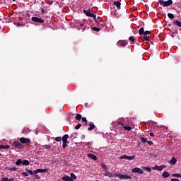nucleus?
<instances>
[{
	"label": "nucleus",
	"instance_id": "nucleus-1",
	"mask_svg": "<svg viewBox=\"0 0 181 181\" xmlns=\"http://www.w3.org/2000/svg\"><path fill=\"white\" fill-rule=\"evenodd\" d=\"M114 177H118L119 179H120V180H132V177L131 175H122V174H118V173H115L114 174Z\"/></svg>",
	"mask_w": 181,
	"mask_h": 181
},
{
	"label": "nucleus",
	"instance_id": "nucleus-2",
	"mask_svg": "<svg viewBox=\"0 0 181 181\" xmlns=\"http://www.w3.org/2000/svg\"><path fill=\"white\" fill-rule=\"evenodd\" d=\"M13 146L16 149H23V148H25V146H23V144H21V141H13Z\"/></svg>",
	"mask_w": 181,
	"mask_h": 181
},
{
	"label": "nucleus",
	"instance_id": "nucleus-3",
	"mask_svg": "<svg viewBox=\"0 0 181 181\" xmlns=\"http://www.w3.org/2000/svg\"><path fill=\"white\" fill-rule=\"evenodd\" d=\"M160 5H163L164 7L165 6H170L172 4H173V1L172 0H168L167 1H165L163 0H159Z\"/></svg>",
	"mask_w": 181,
	"mask_h": 181
},
{
	"label": "nucleus",
	"instance_id": "nucleus-4",
	"mask_svg": "<svg viewBox=\"0 0 181 181\" xmlns=\"http://www.w3.org/2000/svg\"><path fill=\"white\" fill-rule=\"evenodd\" d=\"M83 13L86 15V16L93 18L94 21H96L97 16H95V14H93V13H91V11L83 10Z\"/></svg>",
	"mask_w": 181,
	"mask_h": 181
},
{
	"label": "nucleus",
	"instance_id": "nucleus-5",
	"mask_svg": "<svg viewBox=\"0 0 181 181\" xmlns=\"http://www.w3.org/2000/svg\"><path fill=\"white\" fill-rule=\"evenodd\" d=\"M21 144H30L31 141L30 139L25 138V137H21L19 139Z\"/></svg>",
	"mask_w": 181,
	"mask_h": 181
},
{
	"label": "nucleus",
	"instance_id": "nucleus-6",
	"mask_svg": "<svg viewBox=\"0 0 181 181\" xmlns=\"http://www.w3.org/2000/svg\"><path fill=\"white\" fill-rule=\"evenodd\" d=\"M120 159H127V160H132L135 159V156H127V155H123L120 156Z\"/></svg>",
	"mask_w": 181,
	"mask_h": 181
},
{
	"label": "nucleus",
	"instance_id": "nucleus-7",
	"mask_svg": "<svg viewBox=\"0 0 181 181\" xmlns=\"http://www.w3.org/2000/svg\"><path fill=\"white\" fill-rule=\"evenodd\" d=\"M132 173H139L142 175L144 173V170L139 168H134L132 170Z\"/></svg>",
	"mask_w": 181,
	"mask_h": 181
},
{
	"label": "nucleus",
	"instance_id": "nucleus-8",
	"mask_svg": "<svg viewBox=\"0 0 181 181\" xmlns=\"http://www.w3.org/2000/svg\"><path fill=\"white\" fill-rule=\"evenodd\" d=\"M32 21L33 22H36L37 23H45V20L37 17H33Z\"/></svg>",
	"mask_w": 181,
	"mask_h": 181
},
{
	"label": "nucleus",
	"instance_id": "nucleus-9",
	"mask_svg": "<svg viewBox=\"0 0 181 181\" xmlns=\"http://www.w3.org/2000/svg\"><path fill=\"white\" fill-rule=\"evenodd\" d=\"M165 168H166V165H155L153 169L154 170H163V169H165Z\"/></svg>",
	"mask_w": 181,
	"mask_h": 181
},
{
	"label": "nucleus",
	"instance_id": "nucleus-10",
	"mask_svg": "<svg viewBox=\"0 0 181 181\" xmlns=\"http://www.w3.org/2000/svg\"><path fill=\"white\" fill-rule=\"evenodd\" d=\"M103 168H105V173H103L104 176H107V177H112V176H114V174L107 170V167H105V165L103 166Z\"/></svg>",
	"mask_w": 181,
	"mask_h": 181
},
{
	"label": "nucleus",
	"instance_id": "nucleus-11",
	"mask_svg": "<svg viewBox=\"0 0 181 181\" xmlns=\"http://www.w3.org/2000/svg\"><path fill=\"white\" fill-rule=\"evenodd\" d=\"M127 45H128V42L125 40H119L117 42V46H122V47H124V46H127Z\"/></svg>",
	"mask_w": 181,
	"mask_h": 181
},
{
	"label": "nucleus",
	"instance_id": "nucleus-12",
	"mask_svg": "<svg viewBox=\"0 0 181 181\" xmlns=\"http://www.w3.org/2000/svg\"><path fill=\"white\" fill-rule=\"evenodd\" d=\"M176 162H177V159H176V158L175 157H172L171 160L168 161L170 165H176Z\"/></svg>",
	"mask_w": 181,
	"mask_h": 181
},
{
	"label": "nucleus",
	"instance_id": "nucleus-13",
	"mask_svg": "<svg viewBox=\"0 0 181 181\" xmlns=\"http://www.w3.org/2000/svg\"><path fill=\"white\" fill-rule=\"evenodd\" d=\"M113 5L117 7V9L119 11L121 9V3L119 1H115Z\"/></svg>",
	"mask_w": 181,
	"mask_h": 181
},
{
	"label": "nucleus",
	"instance_id": "nucleus-14",
	"mask_svg": "<svg viewBox=\"0 0 181 181\" xmlns=\"http://www.w3.org/2000/svg\"><path fill=\"white\" fill-rule=\"evenodd\" d=\"M120 128H124L126 131H131L132 128L130 126H124L122 124H119Z\"/></svg>",
	"mask_w": 181,
	"mask_h": 181
},
{
	"label": "nucleus",
	"instance_id": "nucleus-15",
	"mask_svg": "<svg viewBox=\"0 0 181 181\" xmlns=\"http://www.w3.org/2000/svg\"><path fill=\"white\" fill-rule=\"evenodd\" d=\"M90 127L88 128V131H93L94 128H95V125H94V123L90 122L89 123Z\"/></svg>",
	"mask_w": 181,
	"mask_h": 181
},
{
	"label": "nucleus",
	"instance_id": "nucleus-16",
	"mask_svg": "<svg viewBox=\"0 0 181 181\" xmlns=\"http://www.w3.org/2000/svg\"><path fill=\"white\" fill-rule=\"evenodd\" d=\"M67 139H69V135L65 134L62 137V141L64 142V144H67Z\"/></svg>",
	"mask_w": 181,
	"mask_h": 181
},
{
	"label": "nucleus",
	"instance_id": "nucleus-17",
	"mask_svg": "<svg viewBox=\"0 0 181 181\" xmlns=\"http://www.w3.org/2000/svg\"><path fill=\"white\" fill-rule=\"evenodd\" d=\"M88 158H90V159H93V160H97V156L94 154L89 153L88 154Z\"/></svg>",
	"mask_w": 181,
	"mask_h": 181
},
{
	"label": "nucleus",
	"instance_id": "nucleus-18",
	"mask_svg": "<svg viewBox=\"0 0 181 181\" xmlns=\"http://www.w3.org/2000/svg\"><path fill=\"white\" fill-rule=\"evenodd\" d=\"M63 181H73V180L70 177V176H64L62 177Z\"/></svg>",
	"mask_w": 181,
	"mask_h": 181
},
{
	"label": "nucleus",
	"instance_id": "nucleus-19",
	"mask_svg": "<svg viewBox=\"0 0 181 181\" xmlns=\"http://www.w3.org/2000/svg\"><path fill=\"white\" fill-rule=\"evenodd\" d=\"M162 176L165 178L166 177H169V176H170V173H169V172L168 171H165L163 174Z\"/></svg>",
	"mask_w": 181,
	"mask_h": 181
},
{
	"label": "nucleus",
	"instance_id": "nucleus-20",
	"mask_svg": "<svg viewBox=\"0 0 181 181\" xmlns=\"http://www.w3.org/2000/svg\"><path fill=\"white\" fill-rule=\"evenodd\" d=\"M11 146L9 145H0V149H9Z\"/></svg>",
	"mask_w": 181,
	"mask_h": 181
},
{
	"label": "nucleus",
	"instance_id": "nucleus-21",
	"mask_svg": "<svg viewBox=\"0 0 181 181\" xmlns=\"http://www.w3.org/2000/svg\"><path fill=\"white\" fill-rule=\"evenodd\" d=\"M174 25H176L177 26H178L179 28H181V22L175 20L173 21Z\"/></svg>",
	"mask_w": 181,
	"mask_h": 181
},
{
	"label": "nucleus",
	"instance_id": "nucleus-22",
	"mask_svg": "<svg viewBox=\"0 0 181 181\" xmlns=\"http://www.w3.org/2000/svg\"><path fill=\"white\" fill-rule=\"evenodd\" d=\"M37 173H46L47 169H37Z\"/></svg>",
	"mask_w": 181,
	"mask_h": 181
},
{
	"label": "nucleus",
	"instance_id": "nucleus-23",
	"mask_svg": "<svg viewBox=\"0 0 181 181\" xmlns=\"http://www.w3.org/2000/svg\"><path fill=\"white\" fill-rule=\"evenodd\" d=\"M145 33V30L144 29V28H141L139 30V34L140 35H142Z\"/></svg>",
	"mask_w": 181,
	"mask_h": 181
},
{
	"label": "nucleus",
	"instance_id": "nucleus-24",
	"mask_svg": "<svg viewBox=\"0 0 181 181\" xmlns=\"http://www.w3.org/2000/svg\"><path fill=\"white\" fill-rule=\"evenodd\" d=\"M70 178L72 179L73 181L76 180L77 179V177L74 173H71Z\"/></svg>",
	"mask_w": 181,
	"mask_h": 181
},
{
	"label": "nucleus",
	"instance_id": "nucleus-25",
	"mask_svg": "<svg viewBox=\"0 0 181 181\" xmlns=\"http://www.w3.org/2000/svg\"><path fill=\"white\" fill-rule=\"evenodd\" d=\"M140 141H141V142L142 144H146V142H148V141L146 140V139L144 138V137H141V138H140Z\"/></svg>",
	"mask_w": 181,
	"mask_h": 181
},
{
	"label": "nucleus",
	"instance_id": "nucleus-26",
	"mask_svg": "<svg viewBox=\"0 0 181 181\" xmlns=\"http://www.w3.org/2000/svg\"><path fill=\"white\" fill-rule=\"evenodd\" d=\"M173 177H181V174L180 173H175L172 174Z\"/></svg>",
	"mask_w": 181,
	"mask_h": 181
},
{
	"label": "nucleus",
	"instance_id": "nucleus-27",
	"mask_svg": "<svg viewBox=\"0 0 181 181\" xmlns=\"http://www.w3.org/2000/svg\"><path fill=\"white\" fill-rule=\"evenodd\" d=\"M82 117L80 114H77L76 116V119H77V121H80V119H81Z\"/></svg>",
	"mask_w": 181,
	"mask_h": 181
},
{
	"label": "nucleus",
	"instance_id": "nucleus-28",
	"mask_svg": "<svg viewBox=\"0 0 181 181\" xmlns=\"http://www.w3.org/2000/svg\"><path fill=\"white\" fill-rule=\"evenodd\" d=\"M168 18H170V19H174V18H175V15H173L170 13H168Z\"/></svg>",
	"mask_w": 181,
	"mask_h": 181
},
{
	"label": "nucleus",
	"instance_id": "nucleus-29",
	"mask_svg": "<svg viewBox=\"0 0 181 181\" xmlns=\"http://www.w3.org/2000/svg\"><path fill=\"white\" fill-rule=\"evenodd\" d=\"M22 163H23V165H29L30 163L29 160H24Z\"/></svg>",
	"mask_w": 181,
	"mask_h": 181
},
{
	"label": "nucleus",
	"instance_id": "nucleus-30",
	"mask_svg": "<svg viewBox=\"0 0 181 181\" xmlns=\"http://www.w3.org/2000/svg\"><path fill=\"white\" fill-rule=\"evenodd\" d=\"M27 173H28V175L33 176V170H27Z\"/></svg>",
	"mask_w": 181,
	"mask_h": 181
},
{
	"label": "nucleus",
	"instance_id": "nucleus-31",
	"mask_svg": "<svg viewBox=\"0 0 181 181\" xmlns=\"http://www.w3.org/2000/svg\"><path fill=\"white\" fill-rule=\"evenodd\" d=\"M92 30H94L95 32H100V28L93 27L92 28Z\"/></svg>",
	"mask_w": 181,
	"mask_h": 181
},
{
	"label": "nucleus",
	"instance_id": "nucleus-32",
	"mask_svg": "<svg viewBox=\"0 0 181 181\" xmlns=\"http://www.w3.org/2000/svg\"><path fill=\"white\" fill-rule=\"evenodd\" d=\"M55 141H56V142H61L62 137L61 136L56 137Z\"/></svg>",
	"mask_w": 181,
	"mask_h": 181
},
{
	"label": "nucleus",
	"instance_id": "nucleus-33",
	"mask_svg": "<svg viewBox=\"0 0 181 181\" xmlns=\"http://www.w3.org/2000/svg\"><path fill=\"white\" fill-rule=\"evenodd\" d=\"M144 40L149 42V37H148V35H144Z\"/></svg>",
	"mask_w": 181,
	"mask_h": 181
},
{
	"label": "nucleus",
	"instance_id": "nucleus-34",
	"mask_svg": "<svg viewBox=\"0 0 181 181\" xmlns=\"http://www.w3.org/2000/svg\"><path fill=\"white\" fill-rule=\"evenodd\" d=\"M129 40H130V42H135V37L131 36L129 37Z\"/></svg>",
	"mask_w": 181,
	"mask_h": 181
},
{
	"label": "nucleus",
	"instance_id": "nucleus-35",
	"mask_svg": "<svg viewBox=\"0 0 181 181\" xmlns=\"http://www.w3.org/2000/svg\"><path fill=\"white\" fill-rule=\"evenodd\" d=\"M144 36H148V35H151V31H146L144 32V34H143Z\"/></svg>",
	"mask_w": 181,
	"mask_h": 181
},
{
	"label": "nucleus",
	"instance_id": "nucleus-36",
	"mask_svg": "<svg viewBox=\"0 0 181 181\" xmlns=\"http://www.w3.org/2000/svg\"><path fill=\"white\" fill-rule=\"evenodd\" d=\"M81 127V124H78L76 127H75V129H80V128Z\"/></svg>",
	"mask_w": 181,
	"mask_h": 181
},
{
	"label": "nucleus",
	"instance_id": "nucleus-37",
	"mask_svg": "<svg viewBox=\"0 0 181 181\" xmlns=\"http://www.w3.org/2000/svg\"><path fill=\"white\" fill-rule=\"evenodd\" d=\"M42 146H44V148H45V149H50L52 148V146L50 145H44Z\"/></svg>",
	"mask_w": 181,
	"mask_h": 181
},
{
	"label": "nucleus",
	"instance_id": "nucleus-38",
	"mask_svg": "<svg viewBox=\"0 0 181 181\" xmlns=\"http://www.w3.org/2000/svg\"><path fill=\"white\" fill-rule=\"evenodd\" d=\"M21 163H23L22 160H21V159L17 160L16 164L19 165H21Z\"/></svg>",
	"mask_w": 181,
	"mask_h": 181
},
{
	"label": "nucleus",
	"instance_id": "nucleus-39",
	"mask_svg": "<svg viewBox=\"0 0 181 181\" xmlns=\"http://www.w3.org/2000/svg\"><path fill=\"white\" fill-rule=\"evenodd\" d=\"M82 121H83V122H85V123H86V125H87V118H86V117H82Z\"/></svg>",
	"mask_w": 181,
	"mask_h": 181
},
{
	"label": "nucleus",
	"instance_id": "nucleus-40",
	"mask_svg": "<svg viewBox=\"0 0 181 181\" xmlns=\"http://www.w3.org/2000/svg\"><path fill=\"white\" fill-rule=\"evenodd\" d=\"M23 176H29V174L27 170H26V172H23Z\"/></svg>",
	"mask_w": 181,
	"mask_h": 181
},
{
	"label": "nucleus",
	"instance_id": "nucleus-41",
	"mask_svg": "<svg viewBox=\"0 0 181 181\" xmlns=\"http://www.w3.org/2000/svg\"><path fill=\"white\" fill-rule=\"evenodd\" d=\"M67 147V143H64L63 142V144H62V148H66Z\"/></svg>",
	"mask_w": 181,
	"mask_h": 181
},
{
	"label": "nucleus",
	"instance_id": "nucleus-42",
	"mask_svg": "<svg viewBox=\"0 0 181 181\" xmlns=\"http://www.w3.org/2000/svg\"><path fill=\"white\" fill-rule=\"evenodd\" d=\"M145 169L147 170V172H151L152 170L149 167H146Z\"/></svg>",
	"mask_w": 181,
	"mask_h": 181
},
{
	"label": "nucleus",
	"instance_id": "nucleus-43",
	"mask_svg": "<svg viewBox=\"0 0 181 181\" xmlns=\"http://www.w3.org/2000/svg\"><path fill=\"white\" fill-rule=\"evenodd\" d=\"M148 145H153V142L152 141H147Z\"/></svg>",
	"mask_w": 181,
	"mask_h": 181
},
{
	"label": "nucleus",
	"instance_id": "nucleus-44",
	"mask_svg": "<svg viewBox=\"0 0 181 181\" xmlns=\"http://www.w3.org/2000/svg\"><path fill=\"white\" fill-rule=\"evenodd\" d=\"M9 179H8V177H3L1 179V181H8Z\"/></svg>",
	"mask_w": 181,
	"mask_h": 181
},
{
	"label": "nucleus",
	"instance_id": "nucleus-45",
	"mask_svg": "<svg viewBox=\"0 0 181 181\" xmlns=\"http://www.w3.org/2000/svg\"><path fill=\"white\" fill-rule=\"evenodd\" d=\"M37 170H35L34 171H33V175H37Z\"/></svg>",
	"mask_w": 181,
	"mask_h": 181
},
{
	"label": "nucleus",
	"instance_id": "nucleus-46",
	"mask_svg": "<svg viewBox=\"0 0 181 181\" xmlns=\"http://www.w3.org/2000/svg\"><path fill=\"white\" fill-rule=\"evenodd\" d=\"M34 177H35V179H37V180L40 179V176H39V175H34Z\"/></svg>",
	"mask_w": 181,
	"mask_h": 181
},
{
	"label": "nucleus",
	"instance_id": "nucleus-47",
	"mask_svg": "<svg viewBox=\"0 0 181 181\" xmlns=\"http://www.w3.org/2000/svg\"><path fill=\"white\" fill-rule=\"evenodd\" d=\"M86 138V135L83 134L81 136V139H84Z\"/></svg>",
	"mask_w": 181,
	"mask_h": 181
},
{
	"label": "nucleus",
	"instance_id": "nucleus-48",
	"mask_svg": "<svg viewBox=\"0 0 181 181\" xmlns=\"http://www.w3.org/2000/svg\"><path fill=\"white\" fill-rule=\"evenodd\" d=\"M150 136H155V134L153 132L150 133Z\"/></svg>",
	"mask_w": 181,
	"mask_h": 181
},
{
	"label": "nucleus",
	"instance_id": "nucleus-49",
	"mask_svg": "<svg viewBox=\"0 0 181 181\" xmlns=\"http://www.w3.org/2000/svg\"><path fill=\"white\" fill-rule=\"evenodd\" d=\"M16 167H13L12 168H11V170H16Z\"/></svg>",
	"mask_w": 181,
	"mask_h": 181
},
{
	"label": "nucleus",
	"instance_id": "nucleus-50",
	"mask_svg": "<svg viewBox=\"0 0 181 181\" xmlns=\"http://www.w3.org/2000/svg\"><path fill=\"white\" fill-rule=\"evenodd\" d=\"M14 180H15V179H13V178L8 179V181H14Z\"/></svg>",
	"mask_w": 181,
	"mask_h": 181
},
{
	"label": "nucleus",
	"instance_id": "nucleus-51",
	"mask_svg": "<svg viewBox=\"0 0 181 181\" xmlns=\"http://www.w3.org/2000/svg\"><path fill=\"white\" fill-rule=\"evenodd\" d=\"M53 4V1H50L49 3V5H52Z\"/></svg>",
	"mask_w": 181,
	"mask_h": 181
},
{
	"label": "nucleus",
	"instance_id": "nucleus-52",
	"mask_svg": "<svg viewBox=\"0 0 181 181\" xmlns=\"http://www.w3.org/2000/svg\"><path fill=\"white\" fill-rule=\"evenodd\" d=\"M171 36L173 37V36H175V33H173Z\"/></svg>",
	"mask_w": 181,
	"mask_h": 181
},
{
	"label": "nucleus",
	"instance_id": "nucleus-53",
	"mask_svg": "<svg viewBox=\"0 0 181 181\" xmlns=\"http://www.w3.org/2000/svg\"><path fill=\"white\" fill-rule=\"evenodd\" d=\"M17 26H21V24H20V23H18V24H17Z\"/></svg>",
	"mask_w": 181,
	"mask_h": 181
},
{
	"label": "nucleus",
	"instance_id": "nucleus-54",
	"mask_svg": "<svg viewBox=\"0 0 181 181\" xmlns=\"http://www.w3.org/2000/svg\"><path fill=\"white\" fill-rule=\"evenodd\" d=\"M81 26H84V24H81Z\"/></svg>",
	"mask_w": 181,
	"mask_h": 181
},
{
	"label": "nucleus",
	"instance_id": "nucleus-55",
	"mask_svg": "<svg viewBox=\"0 0 181 181\" xmlns=\"http://www.w3.org/2000/svg\"><path fill=\"white\" fill-rule=\"evenodd\" d=\"M13 1H16V0H13Z\"/></svg>",
	"mask_w": 181,
	"mask_h": 181
},
{
	"label": "nucleus",
	"instance_id": "nucleus-56",
	"mask_svg": "<svg viewBox=\"0 0 181 181\" xmlns=\"http://www.w3.org/2000/svg\"><path fill=\"white\" fill-rule=\"evenodd\" d=\"M96 181H98V180H96Z\"/></svg>",
	"mask_w": 181,
	"mask_h": 181
}]
</instances>
